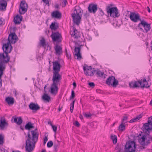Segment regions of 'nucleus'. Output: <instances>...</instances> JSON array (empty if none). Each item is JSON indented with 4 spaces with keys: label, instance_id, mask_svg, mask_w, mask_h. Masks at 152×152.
I'll use <instances>...</instances> for the list:
<instances>
[{
    "label": "nucleus",
    "instance_id": "4468645a",
    "mask_svg": "<svg viewBox=\"0 0 152 152\" xmlns=\"http://www.w3.org/2000/svg\"><path fill=\"white\" fill-rule=\"evenodd\" d=\"M52 40L53 41L61 42L62 38L61 34L58 32H53L51 36Z\"/></svg>",
    "mask_w": 152,
    "mask_h": 152
},
{
    "label": "nucleus",
    "instance_id": "f3484780",
    "mask_svg": "<svg viewBox=\"0 0 152 152\" xmlns=\"http://www.w3.org/2000/svg\"><path fill=\"white\" fill-rule=\"evenodd\" d=\"M142 82L139 80L137 81H135L134 82H132L129 83V85L131 88H134L137 87H139V84H140L141 86V85H142Z\"/></svg>",
    "mask_w": 152,
    "mask_h": 152
},
{
    "label": "nucleus",
    "instance_id": "dca6fc26",
    "mask_svg": "<svg viewBox=\"0 0 152 152\" xmlns=\"http://www.w3.org/2000/svg\"><path fill=\"white\" fill-rule=\"evenodd\" d=\"M97 4H89L88 7V10L90 13L94 14L97 11Z\"/></svg>",
    "mask_w": 152,
    "mask_h": 152
},
{
    "label": "nucleus",
    "instance_id": "cd10ccee",
    "mask_svg": "<svg viewBox=\"0 0 152 152\" xmlns=\"http://www.w3.org/2000/svg\"><path fill=\"white\" fill-rule=\"evenodd\" d=\"M92 69V68L91 66H88L86 65H85V66H83V70L85 74L86 75H88V72H87L88 71L91 70Z\"/></svg>",
    "mask_w": 152,
    "mask_h": 152
},
{
    "label": "nucleus",
    "instance_id": "9b49d317",
    "mask_svg": "<svg viewBox=\"0 0 152 152\" xmlns=\"http://www.w3.org/2000/svg\"><path fill=\"white\" fill-rule=\"evenodd\" d=\"M28 6L25 1H22L20 4L19 12L21 14H24L27 11Z\"/></svg>",
    "mask_w": 152,
    "mask_h": 152
},
{
    "label": "nucleus",
    "instance_id": "6e6552de",
    "mask_svg": "<svg viewBox=\"0 0 152 152\" xmlns=\"http://www.w3.org/2000/svg\"><path fill=\"white\" fill-rule=\"evenodd\" d=\"M142 127L144 132L149 134V131L152 130V116L148 118V123L145 124Z\"/></svg>",
    "mask_w": 152,
    "mask_h": 152
},
{
    "label": "nucleus",
    "instance_id": "a211bd4d",
    "mask_svg": "<svg viewBox=\"0 0 152 152\" xmlns=\"http://www.w3.org/2000/svg\"><path fill=\"white\" fill-rule=\"evenodd\" d=\"M80 47H75L74 50L75 55L77 56V59L78 60H80L82 58L81 54L80 53Z\"/></svg>",
    "mask_w": 152,
    "mask_h": 152
},
{
    "label": "nucleus",
    "instance_id": "423d86ee",
    "mask_svg": "<svg viewBox=\"0 0 152 152\" xmlns=\"http://www.w3.org/2000/svg\"><path fill=\"white\" fill-rule=\"evenodd\" d=\"M139 137L138 140L140 143L143 146L147 145L150 144L152 141V137L149 134H145Z\"/></svg>",
    "mask_w": 152,
    "mask_h": 152
},
{
    "label": "nucleus",
    "instance_id": "69168bd1",
    "mask_svg": "<svg viewBox=\"0 0 152 152\" xmlns=\"http://www.w3.org/2000/svg\"><path fill=\"white\" fill-rule=\"evenodd\" d=\"M147 8L148 12H151V10L149 7H147Z\"/></svg>",
    "mask_w": 152,
    "mask_h": 152
},
{
    "label": "nucleus",
    "instance_id": "20e7f679",
    "mask_svg": "<svg viewBox=\"0 0 152 152\" xmlns=\"http://www.w3.org/2000/svg\"><path fill=\"white\" fill-rule=\"evenodd\" d=\"M113 5L110 4L108 5L106 8V10L108 14H110V17L113 18L118 17L120 16L118 10L116 7H112Z\"/></svg>",
    "mask_w": 152,
    "mask_h": 152
},
{
    "label": "nucleus",
    "instance_id": "b1692460",
    "mask_svg": "<svg viewBox=\"0 0 152 152\" xmlns=\"http://www.w3.org/2000/svg\"><path fill=\"white\" fill-rule=\"evenodd\" d=\"M23 19V17L19 15H17L14 18V22L15 24H19Z\"/></svg>",
    "mask_w": 152,
    "mask_h": 152
},
{
    "label": "nucleus",
    "instance_id": "4d7b16f0",
    "mask_svg": "<svg viewBox=\"0 0 152 152\" xmlns=\"http://www.w3.org/2000/svg\"><path fill=\"white\" fill-rule=\"evenodd\" d=\"M84 115L87 118H88L91 116L90 114H85Z\"/></svg>",
    "mask_w": 152,
    "mask_h": 152
},
{
    "label": "nucleus",
    "instance_id": "5701e85b",
    "mask_svg": "<svg viewBox=\"0 0 152 152\" xmlns=\"http://www.w3.org/2000/svg\"><path fill=\"white\" fill-rule=\"evenodd\" d=\"M12 118L13 119L14 122L16 123L18 125H20L22 123L23 120L21 117H17L13 116Z\"/></svg>",
    "mask_w": 152,
    "mask_h": 152
},
{
    "label": "nucleus",
    "instance_id": "e2e57ef3",
    "mask_svg": "<svg viewBox=\"0 0 152 152\" xmlns=\"http://www.w3.org/2000/svg\"><path fill=\"white\" fill-rule=\"evenodd\" d=\"M62 108H63L62 107H60V106H59V107L58 108V111L60 112V111H61V110Z\"/></svg>",
    "mask_w": 152,
    "mask_h": 152
},
{
    "label": "nucleus",
    "instance_id": "a19ab883",
    "mask_svg": "<svg viewBox=\"0 0 152 152\" xmlns=\"http://www.w3.org/2000/svg\"><path fill=\"white\" fill-rule=\"evenodd\" d=\"M99 69H93L92 72L91 73V74H90V76H92L94 75L95 74L96 75L98 72V71Z\"/></svg>",
    "mask_w": 152,
    "mask_h": 152
},
{
    "label": "nucleus",
    "instance_id": "bf43d9fd",
    "mask_svg": "<svg viewBox=\"0 0 152 152\" xmlns=\"http://www.w3.org/2000/svg\"><path fill=\"white\" fill-rule=\"evenodd\" d=\"M93 70L92 69H91V70L88 71L87 72H88V74L89 75H86V76H90L89 74H91V73L92 72Z\"/></svg>",
    "mask_w": 152,
    "mask_h": 152
},
{
    "label": "nucleus",
    "instance_id": "39448f33",
    "mask_svg": "<svg viewBox=\"0 0 152 152\" xmlns=\"http://www.w3.org/2000/svg\"><path fill=\"white\" fill-rule=\"evenodd\" d=\"M1 53L0 54V71H3L5 68V64L9 61L10 56L8 54Z\"/></svg>",
    "mask_w": 152,
    "mask_h": 152
},
{
    "label": "nucleus",
    "instance_id": "2f4dec72",
    "mask_svg": "<svg viewBox=\"0 0 152 152\" xmlns=\"http://www.w3.org/2000/svg\"><path fill=\"white\" fill-rule=\"evenodd\" d=\"M42 98L47 102H49L50 100V97L47 94H44L42 96Z\"/></svg>",
    "mask_w": 152,
    "mask_h": 152
},
{
    "label": "nucleus",
    "instance_id": "7c9ffc66",
    "mask_svg": "<svg viewBox=\"0 0 152 152\" xmlns=\"http://www.w3.org/2000/svg\"><path fill=\"white\" fill-rule=\"evenodd\" d=\"M7 124V123L6 122L5 120H1L0 121V128L1 129H3L5 126Z\"/></svg>",
    "mask_w": 152,
    "mask_h": 152
},
{
    "label": "nucleus",
    "instance_id": "9d476101",
    "mask_svg": "<svg viewBox=\"0 0 152 152\" xmlns=\"http://www.w3.org/2000/svg\"><path fill=\"white\" fill-rule=\"evenodd\" d=\"M106 83L110 86L111 85L114 87H116L118 85V81L116 80L113 76L109 77L106 80Z\"/></svg>",
    "mask_w": 152,
    "mask_h": 152
},
{
    "label": "nucleus",
    "instance_id": "c756f323",
    "mask_svg": "<svg viewBox=\"0 0 152 152\" xmlns=\"http://www.w3.org/2000/svg\"><path fill=\"white\" fill-rule=\"evenodd\" d=\"M142 117V115L141 114H140L138 115H137L136 117L132 119H131L129 121L130 123H132L136 121H137L139 120L140 118Z\"/></svg>",
    "mask_w": 152,
    "mask_h": 152
},
{
    "label": "nucleus",
    "instance_id": "4c0bfd02",
    "mask_svg": "<svg viewBox=\"0 0 152 152\" xmlns=\"http://www.w3.org/2000/svg\"><path fill=\"white\" fill-rule=\"evenodd\" d=\"M105 75L104 74V73L101 72L99 69L98 70V72L97 73L96 75L98 77H104Z\"/></svg>",
    "mask_w": 152,
    "mask_h": 152
},
{
    "label": "nucleus",
    "instance_id": "774afa93",
    "mask_svg": "<svg viewBox=\"0 0 152 152\" xmlns=\"http://www.w3.org/2000/svg\"><path fill=\"white\" fill-rule=\"evenodd\" d=\"M73 85L75 87H76V84L75 82H74L73 83Z\"/></svg>",
    "mask_w": 152,
    "mask_h": 152
},
{
    "label": "nucleus",
    "instance_id": "052dcab7",
    "mask_svg": "<svg viewBox=\"0 0 152 152\" xmlns=\"http://www.w3.org/2000/svg\"><path fill=\"white\" fill-rule=\"evenodd\" d=\"M0 150L1 151L3 152H8L7 150L3 148H0Z\"/></svg>",
    "mask_w": 152,
    "mask_h": 152
},
{
    "label": "nucleus",
    "instance_id": "473e14b6",
    "mask_svg": "<svg viewBox=\"0 0 152 152\" xmlns=\"http://www.w3.org/2000/svg\"><path fill=\"white\" fill-rule=\"evenodd\" d=\"M55 23H52L51 25L50 26V28L51 30H56L58 28V25H55Z\"/></svg>",
    "mask_w": 152,
    "mask_h": 152
},
{
    "label": "nucleus",
    "instance_id": "6ab92c4d",
    "mask_svg": "<svg viewBox=\"0 0 152 152\" xmlns=\"http://www.w3.org/2000/svg\"><path fill=\"white\" fill-rule=\"evenodd\" d=\"M70 34L72 37L76 39H78L80 37V33L76 29H74L72 31H71Z\"/></svg>",
    "mask_w": 152,
    "mask_h": 152
},
{
    "label": "nucleus",
    "instance_id": "5fc2aeb1",
    "mask_svg": "<svg viewBox=\"0 0 152 152\" xmlns=\"http://www.w3.org/2000/svg\"><path fill=\"white\" fill-rule=\"evenodd\" d=\"M53 130L55 132H56L57 130V127L55 126H52Z\"/></svg>",
    "mask_w": 152,
    "mask_h": 152
},
{
    "label": "nucleus",
    "instance_id": "603ef678",
    "mask_svg": "<svg viewBox=\"0 0 152 152\" xmlns=\"http://www.w3.org/2000/svg\"><path fill=\"white\" fill-rule=\"evenodd\" d=\"M48 140V136H45V138L44 139V141L43 142V145H45V144L46 143V142Z\"/></svg>",
    "mask_w": 152,
    "mask_h": 152
},
{
    "label": "nucleus",
    "instance_id": "3c124183",
    "mask_svg": "<svg viewBox=\"0 0 152 152\" xmlns=\"http://www.w3.org/2000/svg\"><path fill=\"white\" fill-rule=\"evenodd\" d=\"M66 56L67 57L68 59H71V56L70 54L69 53L67 52L66 50Z\"/></svg>",
    "mask_w": 152,
    "mask_h": 152
},
{
    "label": "nucleus",
    "instance_id": "ddd939ff",
    "mask_svg": "<svg viewBox=\"0 0 152 152\" xmlns=\"http://www.w3.org/2000/svg\"><path fill=\"white\" fill-rule=\"evenodd\" d=\"M17 37L15 33H11L9 35L7 42L10 44H15L17 41Z\"/></svg>",
    "mask_w": 152,
    "mask_h": 152
},
{
    "label": "nucleus",
    "instance_id": "f03ea898",
    "mask_svg": "<svg viewBox=\"0 0 152 152\" xmlns=\"http://www.w3.org/2000/svg\"><path fill=\"white\" fill-rule=\"evenodd\" d=\"M53 75L52 79L53 83L51 85V93L56 94L58 92V86L59 84L61 79V76L59 73L53 72Z\"/></svg>",
    "mask_w": 152,
    "mask_h": 152
},
{
    "label": "nucleus",
    "instance_id": "0eeeda50",
    "mask_svg": "<svg viewBox=\"0 0 152 152\" xmlns=\"http://www.w3.org/2000/svg\"><path fill=\"white\" fill-rule=\"evenodd\" d=\"M136 145L134 141H129L126 142L125 147L126 152H135Z\"/></svg>",
    "mask_w": 152,
    "mask_h": 152
},
{
    "label": "nucleus",
    "instance_id": "4be33fe9",
    "mask_svg": "<svg viewBox=\"0 0 152 152\" xmlns=\"http://www.w3.org/2000/svg\"><path fill=\"white\" fill-rule=\"evenodd\" d=\"M29 108L33 110H39L40 107L37 104H35L33 103H31L29 105Z\"/></svg>",
    "mask_w": 152,
    "mask_h": 152
},
{
    "label": "nucleus",
    "instance_id": "a878e982",
    "mask_svg": "<svg viewBox=\"0 0 152 152\" xmlns=\"http://www.w3.org/2000/svg\"><path fill=\"white\" fill-rule=\"evenodd\" d=\"M6 101L9 104H13L14 103V99L11 97H7L5 99Z\"/></svg>",
    "mask_w": 152,
    "mask_h": 152
},
{
    "label": "nucleus",
    "instance_id": "c85d7f7f",
    "mask_svg": "<svg viewBox=\"0 0 152 152\" xmlns=\"http://www.w3.org/2000/svg\"><path fill=\"white\" fill-rule=\"evenodd\" d=\"M142 83V84L141 85V87L148 88L150 86L148 85V82L145 79H143Z\"/></svg>",
    "mask_w": 152,
    "mask_h": 152
},
{
    "label": "nucleus",
    "instance_id": "393cba45",
    "mask_svg": "<svg viewBox=\"0 0 152 152\" xmlns=\"http://www.w3.org/2000/svg\"><path fill=\"white\" fill-rule=\"evenodd\" d=\"M55 49L56 55H60L62 53V48L59 45H56Z\"/></svg>",
    "mask_w": 152,
    "mask_h": 152
},
{
    "label": "nucleus",
    "instance_id": "bb28decb",
    "mask_svg": "<svg viewBox=\"0 0 152 152\" xmlns=\"http://www.w3.org/2000/svg\"><path fill=\"white\" fill-rule=\"evenodd\" d=\"M34 124L31 122H29L25 126V129L26 130H30L31 129L34 128Z\"/></svg>",
    "mask_w": 152,
    "mask_h": 152
},
{
    "label": "nucleus",
    "instance_id": "412c9836",
    "mask_svg": "<svg viewBox=\"0 0 152 152\" xmlns=\"http://www.w3.org/2000/svg\"><path fill=\"white\" fill-rule=\"evenodd\" d=\"M7 5V1L5 0H0V10H6Z\"/></svg>",
    "mask_w": 152,
    "mask_h": 152
},
{
    "label": "nucleus",
    "instance_id": "79ce46f5",
    "mask_svg": "<svg viewBox=\"0 0 152 152\" xmlns=\"http://www.w3.org/2000/svg\"><path fill=\"white\" fill-rule=\"evenodd\" d=\"M128 117L127 116H124L122 119L121 123L125 124L127 122Z\"/></svg>",
    "mask_w": 152,
    "mask_h": 152
},
{
    "label": "nucleus",
    "instance_id": "1a4fd4ad",
    "mask_svg": "<svg viewBox=\"0 0 152 152\" xmlns=\"http://www.w3.org/2000/svg\"><path fill=\"white\" fill-rule=\"evenodd\" d=\"M129 16L131 20L134 23H136L139 21L141 20L140 15L138 13L130 12Z\"/></svg>",
    "mask_w": 152,
    "mask_h": 152
},
{
    "label": "nucleus",
    "instance_id": "0e129e2a",
    "mask_svg": "<svg viewBox=\"0 0 152 152\" xmlns=\"http://www.w3.org/2000/svg\"><path fill=\"white\" fill-rule=\"evenodd\" d=\"M55 8L58 9L59 8V5L58 4H56L55 6Z\"/></svg>",
    "mask_w": 152,
    "mask_h": 152
},
{
    "label": "nucleus",
    "instance_id": "49530a36",
    "mask_svg": "<svg viewBox=\"0 0 152 152\" xmlns=\"http://www.w3.org/2000/svg\"><path fill=\"white\" fill-rule=\"evenodd\" d=\"M3 71H0V87L2 86V80L1 79V77L3 74Z\"/></svg>",
    "mask_w": 152,
    "mask_h": 152
},
{
    "label": "nucleus",
    "instance_id": "aec40b11",
    "mask_svg": "<svg viewBox=\"0 0 152 152\" xmlns=\"http://www.w3.org/2000/svg\"><path fill=\"white\" fill-rule=\"evenodd\" d=\"M51 16L53 18L60 19L61 17V14L58 11H55L52 13Z\"/></svg>",
    "mask_w": 152,
    "mask_h": 152
},
{
    "label": "nucleus",
    "instance_id": "ea45409f",
    "mask_svg": "<svg viewBox=\"0 0 152 152\" xmlns=\"http://www.w3.org/2000/svg\"><path fill=\"white\" fill-rule=\"evenodd\" d=\"M151 24H148L146 26L144 27V28L145 30V32L147 33L148 31H149L151 29Z\"/></svg>",
    "mask_w": 152,
    "mask_h": 152
},
{
    "label": "nucleus",
    "instance_id": "338daca9",
    "mask_svg": "<svg viewBox=\"0 0 152 152\" xmlns=\"http://www.w3.org/2000/svg\"><path fill=\"white\" fill-rule=\"evenodd\" d=\"M48 124L52 126H53V124H52L51 122L50 121H48Z\"/></svg>",
    "mask_w": 152,
    "mask_h": 152
},
{
    "label": "nucleus",
    "instance_id": "f8f14e48",
    "mask_svg": "<svg viewBox=\"0 0 152 152\" xmlns=\"http://www.w3.org/2000/svg\"><path fill=\"white\" fill-rule=\"evenodd\" d=\"M2 49L4 53L5 54H8L10 53L12 50V47L11 44L7 42V43L4 44L2 47Z\"/></svg>",
    "mask_w": 152,
    "mask_h": 152
},
{
    "label": "nucleus",
    "instance_id": "680f3d73",
    "mask_svg": "<svg viewBox=\"0 0 152 152\" xmlns=\"http://www.w3.org/2000/svg\"><path fill=\"white\" fill-rule=\"evenodd\" d=\"M79 117L81 120H83V116L81 114H80L79 115Z\"/></svg>",
    "mask_w": 152,
    "mask_h": 152
},
{
    "label": "nucleus",
    "instance_id": "f257e3e1",
    "mask_svg": "<svg viewBox=\"0 0 152 152\" xmlns=\"http://www.w3.org/2000/svg\"><path fill=\"white\" fill-rule=\"evenodd\" d=\"M36 129L35 130L31 131V135L28 132L27 136H26V151L27 152H32L35 148L36 143L38 140V134H37L36 131L37 130Z\"/></svg>",
    "mask_w": 152,
    "mask_h": 152
},
{
    "label": "nucleus",
    "instance_id": "e433bc0d",
    "mask_svg": "<svg viewBox=\"0 0 152 152\" xmlns=\"http://www.w3.org/2000/svg\"><path fill=\"white\" fill-rule=\"evenodd\" d=\"M111 139L113 140V143L114 144H115L117 142V137L115 135H111Z\"/></svg>",
    "mask_w": 152,
    "mask_h": 152
},
{
    "label": "nucleus",
    "instance_id": "c9c22d12",
    "mask_svg": "<svg viewBox=\"0 0 152 152\" xmlns=\"http://www.w3.org/2000/svg\"><path fill=\"white\" fill-rule=\"evenodd\" d=\"M40 44L41 45L44 47H45L46 45L45 44V39L44 38L42 37L40 40Z\"/></svg>",
    "mask_w": 152,
    "mask_h": 152
},
{
    "label": "nucleus",
    "instance_id": "58836bf2",
    "mask_svg": "<svg viewBox=\"0 0 152 152\" xmlns=\"http://www.w3.org/2000/svg\"><path fill=\"white\" fill-rule=\"evenodd\" d=\"M75 100H73L72 102L70 104V110L71 113L73 112V109L74 106V104Z\"/></svg>",
    "mask_w": 152,
    "mask_h": 152
},
{
    "label": "nucleus",
    "instance_id": "09e8293b",
    "mask_svg": "<svg viewBox=\"0 0 152 152\" xmlns=\"http://www.w3.org/2000/svg\"><path fill=\"white\" fill-rule=\"evenodd\" d=\"M75 95L74 91H72L71 96L70 97V99H73L75 97Z\"/></svg>",
    "mask_w": 152,
    "mask_h": 152
},
{
    "label": "nucleus",
    "instance_id": "37998d69",
    "mask_svg": "<svg viewBox=\"0 0 152 152\" xmlns=\"http://www.w3.org/2000/svg\"><path fill=\"white\" fill-rule=\"evenodd\" d=\"M53 145V143L52 141H50L48 142L47 144V146L48 148L51 147Z\"/></svg>",
    "mask_w": 152,
    "mask_h": 152
},
{
    "label": "nucleus",
    "instance_id": "6e6d98bb",
    "mask_svg": "<svg viewBox=\"0 0 152 152\" xmlns=\"http://www.w3.org/2000/svg\"><path fill=\"white\" fill-rule=\"evenodd\" d=\"M2 20V18H0V25H2L4 24V21Z\"/></svg>",
    "mask_w": 152,
    "mask_h": 152
},
{
    "label": "nucleus",
    "instance_id": "f704fd0d",
    "mask_svg": "<svg viewBox=\"0 0 152 152\" xmlns=\"http://www.w3.org/2000/svg\"><path fill=\"white\" fill-rule=\"evenodd\" d=\"M140 21H141V22L138 24V27H140L141 26H142L144 28L146 25L148 24L147 22L144 20H141Z\"/></svg>",
    "mask_w": 152,
    "mask_h": 152
},
{
    "label": "nucleus",
    "instance_id": "13d9d810",
    "mask_svg": "<svg viewBox=\"0 0 152 152\" xmlns=\"http://www.w3.org/2000/svg\"><path fill=\"white\" fill-rule=\"evenodd\" d=\"M75 125L77 127H79L80 126V124L78 121H76L75 122Z\"/></svg>",
    "mask_w": 152,
    "mask_h": 152
},
{
    "label": "nucleus",
    "instance_id": "2eb2a0df",
    "mask_svg": "<svg viewBox=\"0 0 152 152\" xmlns=\"http://www.w3.org/2000/svg\"><path fill=\"white\" fill-rule=\"evenodd\" d=\"M53 72L59 73L61 66L58 62V61H55L54 62H53Z\"/></svg>",
    "mask_w": 152,
    "mask_h": 152
},
{
    "label": "nucleus",
    "instance_id": "72a5a7b5",
    "mask_svg": "<svg viewBox=\"0 0 152 152\" xmlns=\"http://www.w3.org/2000/svg\"><path fill=\"white\" fill-rule=\"evenodd\" d=\"M124 124L121 123V124L118 126V130L120 132H123L125 130V126Z\"/></svg>",
    "mask_w": 152,
    "mask_h": 152
},
{
    "label": "nucleus",
    "instance_id": "8fccbe9b",
    "mask_svg": "<svg viewBox=\"0 0 152 152\" xmlns=\"http://www.w3.org/2000/svg\"><path fill=\"white\" fill-rule=\"evenodd\" d=\"M88 84L92 88H94L95 86V84L93 82L89 83Z\"/></svg>",
    "mask_w": 152,
    "mask_h": 152
},
{
    "label": "nucleus",
    "instance_id": "7ed1b4c3",
    "mask_svg": "<svg viewBox=\"0 0 152 152\" xmlns=\"http://www.w3.org/2000/svg\"><path fill=\"white\" fill-rule=\"evenodd\" d=\"M83 12V10L80 7L77 9L75 8L73 12L71 14L74 23L77 25H79L80 23Z\"/></svg>",
    "mask_w": 152,
    "mask_h": 152
},
{
    "label": "nucleus",
    "instance_id": "864d4df0",
    "mask_svg": "<svg viewBox=\"0 0 152 152\" xmlns=\"http://www.w3.org/2000/svg\"><path fill=\"white\" fill-rule=\"evenodd\" d=\"M43 2L46 4V5L48 4L49 6V0H42Z\"/></svg>",
    "mask_w": 152,
    "mask_h": 152
},
{
    "label": "nucleus",
    "instance_id": "c03bdc74",
    "mask_svg": "<svg viewBox=\"0 0 152 152\" xmlns=\"http://www.w3.org/2000/svg\"><path fill=\"white\" fill-rule=\"evenodd\" d=\"M4 143V137L1 134H0V145H2Z\"/></svg>",
    "mask_w": 152,
    "mask_h": 152
},
{
    "label": "nucleus",
    "instance_id": "a18cd8bd",
    "mask_svg": "<svg viewBox=\"0 0 152 152\" xmlns=\"http://www.w3.org/2000/svg\"><path fill=\"white\" fill-rule=\"evenodd\" d=\"M58 148V144H54L53 146V148L54 151L56 152Z\"/></svg>",
    "mask_w": 152,
    "mask_h": 152
},
{
    "label": "nucleus",
    "instance_id": "de8ad7c7",
    "mask_svg": "<svg viewBox=\"0 0 152 152\" xmlns=\"http://www.w3.org/2000/svg\"><path fill=\"white\" fill-rule=\"evenodd\" d=\"M67 4V0H63V2H62V7H64L66 6V4Z\"/></svg>",
    "mask_w": 152,
    "mask_h": 152
}]
</instances>
